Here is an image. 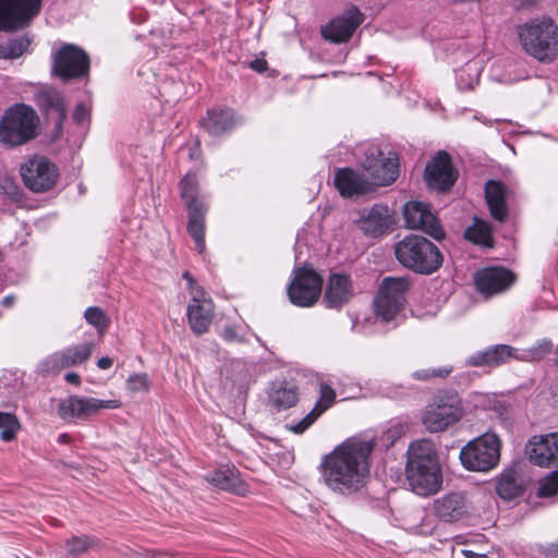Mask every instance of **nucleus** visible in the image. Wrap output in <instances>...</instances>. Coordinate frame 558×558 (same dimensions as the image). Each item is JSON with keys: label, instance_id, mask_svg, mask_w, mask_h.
<instances>
[{"label": "nucleus", "instance_id": "1", "mask_svg": "<svg viewBox=\"0 0 558 558\" xmlns=\"http://www.w3.org/2000/svg\"><path fill=\"white\" fill-rule=\"evenodd\" d=\"M373 439L352 437L326 454L320 463L324 484L333 493L348 496L360 490L369 476Z\"/></svg>", "mask_w": 558, "mask_h": 558}, {"label": "nucleus", "instance_id": "2", "mask_svg": "<svg viewBox=\"0 0 558 558\" xmlns=\"http://www.w3.org/2000/svg\"><path fill=\"white\" fill-rule=\"evenodd\" d=\"M407 481L411 490L418 496L434 495L441 488V468L432 440L420 439L410 445Z\"/></svg>", "mask_w": 558, "mask_h": 558}, {"label": "nucleus", "instance_id": "3", "mask_svg": "<svg viewBox=\"0 0 558 558\" xmlns=\"http://www.w3.org/2000/svg\"><path fill=\"white\" fill-rule=\"evenodd\" d=\"M395 255L405 268L422 275H430L442 265L438 247L422 235L404 236L395 245Z\"/></svg>", "mask_w": 558, "mask_h": 558}, {"label": "nucleus", "instance_id": "4", "mask_svg": "<svg viewBox=\"0 0 558 558\" xmlns=\"http://www.w3.org/2000/svg\"><path fill=\"white\" fill-rule=\"evenodd\" d=\"M523 49L542 62L558 56V26L550 17L534 19L518 27Z\"/></svg>", "mask_w": 558, "mask_h": 558}, {"label": "nucleus", "instance_id": "5", "mask_svg": "<svg viewBox=\"0 0 558 558\" xmlns=\"http://www.w3.org/2000/svg\"><path fill=\"white\" fill-rule=\"evenodd\" d=\"M37 122V114L29 106H11L0 120V142L10 147L27 143L36 136Z\"/></svg>", "mask_w": 558, "mask_h": 558}, {"label": "nucleus", "instance_id": "6", "mask_svg": "<svg viewBox=\"0 0 558 558\" xmlns=\"http://www.w3.org/2000/svg\"><path fill=\"white\" fill-rule=\"evenodd\" d=\"M462 417L461 400L454 391L436 395L424 409L421 422L429 433H440Z\"/></svg>", "mask_w": 558, "mask_h": 558}, {"label": "nucleus", "instance_id": "7", "mask_svg": "<svg viewBox=\"0 0 558 558\" xmlns=\"http://www.w3.org/2000/svg\"><path fill=\"white\" fill-rule=\"evenodd\" d=\"M501 442L494 433H485L469 441L460 451L463 466L470 471L487 472L499 462Z\"/></svg>", "mask_w": 558, "mask_h": 558}, {"label": "nucleus", "instance_id": "8", "mask_svg": "<svg viewBox=\"0 0 558 558\" xmlns=\"http://www.w3.org/2000/svg\"><path fill=\"white\" fill-rule=\"evenodd\" d=\"M181 197L189 209L187 231L198 253L205 251V214L207 206L198 198V183L195 174L186 173L181 180Z\"/></svg>", "mask_w": 558, "mask_h": 558}, {"label": "nucleus", "instance_id": "9", "mask_svg": "<svg viewBox=\"0 0 558 558\" xmlns=\"http://www.w3.org/2000/svg\"><path fill=\"white\" fill-rule=\"evenodd\" d=\"M409 287V281L405 278H385L374 300L376 316L386 323L397 319L404 307Z\"/></svg>", "mask_w": 558, "mask_h": 558}, {"label": "nucleus", "instance_id": "10", "mask_svg": "<svg viewBox=\"0 0 558 558\" xmlns=\"http://www.w3.org/2000/svg\"><path fill=\"white\" fill-rule=\"evenodd\" d=\"M24 185L34 193L50 191L58 182L59 169L47 157L34 155L20 166Z\"/></svg>", "mask_w": 558, "mask_h": 558}, {"label": "nucleus", "instance_id": "11", "mask_svg": "<svg viewBox=\"0 0 558 558\" xmlns=\"http://www.w3.org/2000/svg\"><path fill=\"white\" fill-rule=\"evenodd\" d=\"M120 407L121 402L119 400H101L74 395L60 400L57 412L61 420L69 423L86 422L101 410H114Z\"/></svg>", "mask_w": 558, "mask_h": 558}, {"label": "nucleus", "instance_id": "12", "mask_svg": "<svg viewBox=\"0 0 558 558\" xmlns=\"http://www.w3.org/2000/svg\"><path fill=\"white\" fill-rule=\"evenodd\" d=\"M362 167L371 179V185H389L399 175L398 156L395 153L385 156L377 146H369L366 149Z\"/></svg>", "mask_w": 558, "mask_h": 558}, {"label": "nucleus", "instance_id": "13", "mask_svg": "<svg viewBox=\"0 0 558 558\" xmlns=\"http://www.w3.org/2000/svg\"><path fill=\"white\" fill-rule=\"evenodd\" d=\"M40 8L41 0H0V31L13 32L28 26Z\"/></svg>", "mask_w": 558, "mask_h": 558}, {"label": "nucleus", "instance_id": "14", "mask_svg": "<svg viewBox=\"0 0 558 558\" xmlns=\"http://www.w3.org/2000/svg\"><path fill=\"white\" fill-rule=\"evenodd\" d=\"M89 58L75 45L66 44L54 54L52 72L63 81L81 78L88 74Z\"/></svg>", "mask_w": 558, "mask_h": 558}, {"label": "nucleus", "instance_id": "15", "mask_svg": "<svg viewBox=\"0 0 558 558\" xmlns=\"http://www.w3.org/2000/svg\"><path fill=\"white\" fill-rule=\"evenodd\" d=\"M323 287L322 277L313 269L300 268L288 287L290 301L298 306L308 307L317 302Z\"/></svg>", "mask_w": 558, "mask_h": 558}, {"label": "nucleus", "instance_id": "16", "mask_svg": "<svg viewBox=\"0 0 558 558\" xmlns=\"http://www.w3.org/2000/svg\"><path fill=\"white\" fill-rule=\"evenodd\" d=\"M93 349V343H83L53 352L38 363L37 372L40 375L48 376L58 374L64 368L80 365L90 357Z\"/></svg>", "mask_w": 558, "mask_h": 558}, {"label": "nucleus", "instance_id": "17", "mask_svg": "<svg viewBox=\"0 0 558 558\" xmlns=\"http://www.w3.org/2000/svg\"><path fill=\"white\" fill-rule=\"evenodd\" d=\"M403 217L407 228L422 230L437 241L445 238V231L426 204L408 202L403 208Z\"/></svg>", "mask_w": 558, "mask_h": 558}, {"label": "nucleus", "instance_id": "18", "mask_svg": "<svg viewBox=\"0 0 558 558\" xmlns=\"http://www.w3.org/2000/svg\"><path fill=\"white\" fill-rule=\"evenodd\" d=\"M526 453L535 465L558 466V432L533 436L526 445Z\"/></svg>", "mask_w": 558, "mask_h": 558}, {"label": "nucleus", "instance_id": "19", "mask_svg": "<svg viewBox=\"0 0 558 558\" xmlns=\"http://www.w3.org/2000/svg\"><path fill=\"white\" fill-rule=\"evenodd\" d=\"M362 22V13L357 8L351 7L343 14L325 25L322 28V35L325 39L335 44L345 43L352 37Z\"/></svg>", "mask_w": 558, "mask_h": 558}, {"label": "nucleus", "instance_id": "20", "mask_svg": "<svg viewBox=\"0 0 558 558\" xmlns=\"http://www.w3.org/2000/svg\"><path fill=\"white\" fill-rule=\"evenodd\" d=\"M456 180L457 174L446 151H439L425 167V181L432 189L447 191Z\"/></svg>", "mask_w": 558, "mask_h": 558}, {"label": "nucleus", "instance_id": "21", "mask_svg": "<svg viewBox=\"0 0 558 558\" xmlns=\"http://www.w3.org/2000/svg\"><path fill=\"white\" fill-rule=\"evenodd\" d=\"M514 279V275L504 267L484 268L474 276L476 289L485 296H492L506 291L513 283Z\"/></svg>", "mask_w": 558, "mask_h": 558}, {"label": "nucleus", "instance_id": "22", "mask_svg": "<svg viewBox=\"0 0 558 558\" xmlns=\"http://www.w3.org/2000/svg\"><path fill=\"white\" fill-rule=\"evenodd\" d=\"M214 303L207 299L203 289L192 291L191 303L187 306V318L192 330L197 335L205 333L213 320Z\"/></svg>", "mask_w": 558, "mask_h": 558}, {"label": "nucleus", "instance_id": "23", "mask_svg": "<svg viewBox=\"0 0 558 558\" xmlns=\"http://www.w3.org/2000/svg\"><path fill=\"white\" fill-rule=\"evenodd\" d=\"M469 502L464 495L450 493L434 500L433 512L444 522H456L469 514Z\"/></svg>", "mask_w": 558, "mask_h": 558}, {"label": "nucleus", "instance_id": "24", "mask_svg": "<svg viewBox=\"0 0 558 558\" xmlns=\"http://www.w3.org/2000/svg\"><path fill=\"white\" fill-rule=\"evenodd\" d=\"M205 478L215 487L238 495H244L247 490L244 481L240 477L239 471L233 465L220 466L209 472Z\"/></svg>", "mask_w": 558, "mask_h": 558}, {"label": "nucleus", "instance_id": "25", "mask_svg": "<svg viewBox=\"0 0 558 558\" xmlns=\"http://www.w3.org/2000/svg\"><path fill=\"white\" fill-rule=\"evenodd\" d=\"M333 181L337 190L344 197L361 195L372 190L369 181L350 168L337 170Z\"/></svg>", "mask_w": 558, "mask_h": 558}, {"label": "nucleus", "instance_id": "26", "mask_svg": "<svg viewBox=\"0 0 558 558\" xmlns=\"http://www.w3.org/2000/svg\"><path fill=\"white\" fill-rule=\"evenodd\" d=\"M36 101L40 110L60 128L66 117L64 98L58 90L46 88L36 95Z\"/></svg>", "mask_w": 558, "mask_h": 558}, {"label": "nucleus", "instance_id": "27", "mask_svg": "<svg viewBox=\"0 0 558 558\" xmlns=\"http://www.w3.org/2000/svg\"><path fill=\"white\" fill-rule=\"evenodd\" d=\"M517 349L507 344H497L469 356L468 364L475 367H496L513 359Z\"/></svg>", "mask_w": 558, "mask_h": 558}, {"label": "nucleus", "instance_id": "28", "mask_svg": "<svg viewBox=\"0 0 558 558\" xmlns=\"http://www.w3.org/2000/svg\"><path fill=\"white\" fill-rule=\"evenodd\" d=\"M507 187L496 180H489L485 185V199L492 217L504 222L508 216V207L506 204Z\"/></svg>", "mask_w": 558, "mask_h": 558}, {"label": "nucleus", "instance_id": "29", "mask_svg": "<svg viewBox=\"0 0 558 558\" xmlns=\"http://www.w3.org/2000/svg\"><path fill=\"white\" fill-rule=\"evenodd\" d=\"M352 296V288L349 277L332 275L329 278L324 300L330 308H339Z\"/></svg>", "mask_w": 558, "mask_h": 558}, {"label": "nucleus", "instance_id": "30", "mask_svg": "<svg viewBox=\"0 0 558 558\" xmlns=\"http://www.w3.org/2000/svg\"><path fill=\"white\" fill-rule=\"evenodd\" d=\"M390 225L388 206L376 204L361 218V229L371 236L385 233Z\"/></svg>", "mask_w": 558, "mask_h": 558}, {"label": "nucleus", "instance_id": "31", "mask_svg": "<svg viewBox=\"0 0 558 558\" xmlns=\"http://www.w3.org/2000/svg\"><path fill=\"white\" fill-rule=\"evenodd\" d=\"M299 400V388L293 381H280L272 385L269 392V405L277 412L290 409Z\"/></svg>", "mask_w": 558, "mask_h": 558}, {"label": "nucleus", "instance_id": "32", "mask_svg": "<svg viewBox=\"0 0 558 558\" xmlns=\"http://www.w3.org/2000/svg\"><path fill=\"white\" fill-rule=\"evenodd\" d=\"M235 125L234 113L230 109H210L204 120V126L209 134L218 136L230 131Z\"/></svg>", "mask_w": 558, "mask_h": 558}, {"label": "nucleus", "instance_id": "33", "mask_svg": "<svg viewBox=\"0 0 558 558\" xmlns=\"http://www.w3.org/2000/svg\"><path fill=\"white\" fill-rule=\"evenodd\" d=\"M464 236L470 242L484 247H493L494 244L489 223L476 217L473 220V225L465 229Z\"/></svg>", "mask_w": 558, "mask_h": 558}, {"label": "nucleus", "instance_id": "34", "mask_svg": "<svg viewBox=\"0 0 558 558\" xmlns=\"http://www.w3.org/2000/svg\"><path fill=\"white\" fill-rule=\"evenodd\" d=\"M553 349L551 341L547 339H542L537 341L534 345L519 350L517 349V353H514L513 359L523 361V362H533L539 361L545 355H547Z\"/></svg>", "mask_w": 558, "mask_h": 558}, {"label": "nucleus", "instance_id": "35", "mask_svg": "<svg viewBox=\"0 0 558 558\" xmlns=\"http://www.w3.org/2000/svg\"><path fill=\"white\" fill-rule=\"evenodd\" d=\"M496 490L502 499H513L522 493V487L518 484L515 472L504 473L496 484Z\"/></svg>", "mask_w": 558, "mask_h": 558}, {"label": "nucleus", "instance_id": "36", "mask_svg": "<svg viewBox=\"0 0 558 558\" xmlns=\"http://www.w3.org/2000/svg\"><path fill=\"white\" fill-rule=\"evenodd\" d=\"M31 45V39L26 36L14 37L5 44L0 45V58L16 59L21 57Z\"/></svg>", "mask_w": 558, "mask_h": 558}, {"label": "nucleus", "instance_id": "37", "mask_svg": "<svg viewBox=\"0 0 558 558\" xmlns=\"http://www.w3.org/2000/svg\"><path fill=\"white\" fill-rule=\"evenodd\" d=\"M478 77L477 66L469 62L457 72V85L461 90L471 89L478 83Z\"/></svg>", "mask_w": 558, "mask_h": 558}, {"label": "nucleus", "instance_id": "38", "mask_svg": "<svg viewBox=\"0 0 558 558\" xmlns=\"http://www.w3.org/2000/svg\"><path fill=\"white\" fill-rule=\"evenodd\" d=\"M20 429L21 424L14 414L0 411V437L3 441L13 440Z\"/></svg>", "mask_w": 558, "mask_h": 558}, {"label": "nucleus", "instance_id": "39", "mask_svg": "<svg viewBox=\"0 0 558 558\" xmlns=\"http://www.w3.org/2000/svg\"><path fill=\"white\" fill-rule=\"evenodd\" d=\"M96 545L97 541L89 536H73L66 541L65 551L68 556L77 557Z\"/></svg>", "mask_w": 558, "mask_h": 558}, {"label": "nucleus", "instance_id": "40", "mask_svg": "<svg viewBox=\"0 0 558 558\" xmlns=\"http://www.w3.org/2000/svg\"><path fill=\"white\" fill-rule=\"evenodd\" d=\"M84 317L87 323L94 326L100 333H104L108 328L109 320L100 307H88L84 313Z\"/></svg>", "mask_w": 558, "mask_h": 558}, {"label": "nucleus", "instance_id": "41", "mask_svg": "<svg viewBox=\"0 0 558 558\" xmlns=\"http://www.w3.org/2000/svg\"><path fill=\"white\" fill-rule=\"evenodd\" d=\"M335 399L336 391L329 385L322 384L319 388V399L313 410L318 411L317 413L322 415L333 404Z\"/></svg>", "mask_w": 558, "mask_h": 558}, {"label": "nucleus", "instance_id": "42", "mask_svg": "<svg viewBox=\"0 0 558 558\" xmlns=\"http://www.w3.org/2000/svg\"><path fill=\"white\" fill-rule=\"evenodd\" d=\"M558 493V470L546 476L539 485L538 496L550 497Z\"/></svg>", "mask_w": 558, "mask_h": 558}, {"label": "nucleus", "instance_id": "43", "mask_svg": "<svg viewBox=\"0 0 558 558\" xmlns=\"http://www.w3.org/2000/svg\"><path fill=\"white\" fill-rule=\"evenodd\" d=\"M128 389L132 392H144L149 389L150 381L145 373L134 374L126 380Z\"/></svg>", "mask_w": 558, "mask_h": 558}, {"label": "nucleus", "instance_id": "44", "mask_svg": "<svg viewBox=\"0 0 558 558\" xmlns=\"http://www.w3.org/2000/svg\"><path fill=\"white\" fill-rule=\"evenodd\" d=\"M0 189L3 193L12 201H19L21 197V189L16 184V182L11 178H1L0 179Z\"/></svg>", "mask_w": 558, "mask_h": 558}, {"label": "nucleus", "instance_id": "45", "mask_svg": "<svg viewBox=\"0 0 558 558\" xmlns=\"http://www.w3.org/2000/svg\"><path fill=\"white\" fill-rule=\"evenodd\" d=\"M312 409V411L305 415L300 422L288 425L289 430L294 434L304 433L320 415Z\"/></svg>", "mask_w": 558, "mask_h": 558}, {"label": "nucleus", "instance_id": "46", "mask_svg": "<svg viewBox=\"0 0 558 558\" xmlns=\"http://www.w3.org/2000/svg\"><path fill=\"white\" fill-rule=\"evenodd\" d=\"M451 372V368L440 367L433 371L422 369L413 373V377L418 380H426L430 377H445Z\"/></svg>", "mask_w": 558, "mask_h": 558}, {"label": "nucleus", "instance_id": "47", "mask_svg": "<svg viewBox=\"0 0 558 558\" xmlns=\"http://www.w3.org/2000/svg\"><path fill=\"white\" fill-rule=\"evenodd\" d=\"M221 336L222 338L227 341V342H243L244 341V338L242 336H240L236 330L231 327V326H227L223 328L222 332H221Z\"/></svg>", "mask_w": 558, "mask_h": 558}, {"label": "nucleus", "instance_id": "48", "mask_svg": "<svg viewBox=\"0 0 558 558\" xmlns=\"http://www.w3.org/2000/svg\"><path fill=\"white\" fill-rule=\"evenodd\" d=\"M88 108L84 104H78L73 112V119L78 122L83 123L88 118Z\"/></svg>", "mask_w": 558, "mask_h": 558}, {"label": "nucleus", "instance_id": "49", "mask_svg": "<svg viewBox=\"0 0 558 558\" xmlns=\"http://www.w3.org/2000/svg\"><path fill=\"white\" fill-rule=\"evenodd\" d=\"M251 69L256 72H264L267 69V62L265 59H255L250 63Z\"/></svg>", "mask_w": 558, "mask_h": 558}, {"label": "nucleus", "instance_id": "50", "mask_svg": "<svg viewBox=\"0 0 558 558\" xmlns=\"http://www.w3.org/2000/svg\"><path fill=\"white\" fill-rule=\"evenodd\" d=\"M112 364H113V360L108 356L101 357L97 361V366L100 369H108L112 366Z\"/></svg>", "mask_w": 558, "mask_h": 558}, {"label": "nucleus", "instance_id": "51", "mask_svg": "<svg viewBox=\"0 0 558 558\" xmlns=\"http://www.w3.org/2000/svg\"><path fill=\"white\" fill-rule=\"evenodd\" d=\"M65 380L69 383V384H72V385H80L81 384V377L78 374L76 373H68L65 375Z\"/></svg>", "mask_w": 558, "mask_h": 558}, {"label": "nucleus", "instance_id": "52", "mask_svg": "<svg viewBox=\"0 0 558 558\" xmlns=\"http://www.w3.org/2000/svg\"><path fill=\"white\" fill-rule=\"evenodd\" d=\"M544 553L547 556H558V544H549L544 548Z\"/></svg>", "mask_w": 558, "mask_h": 558}, {"label": "nucleus", "instance_id": "53", "mask_svg": "<svg viewBox=\"0 0 558 558\" xmlns=\"http://www.w3.org/2000/svg\"><path fill=\"white\" fill-rule=\"evenodd\" d=\"M465 558H487L486 554L476 553L470 549L462 550Z\"/></svg>", "mask_w": 558, "mask_h": 558}, {"label": "nucleus", "instance_id": "54", "mask_svg": "<svg viewBox=\"0 0 558 558\" xmlns=\"http://www.w3.org/2000/svg\"><path fill=\"white\" fill-rule=\"evenodd\" d=\"M183 278L187 281L190 288H191V292L194 290H197V289H201L199 287H196L195 286V281L193 279V277L190 275V272L185 271L183 274Z\"/></svg>", "mask_w": 558, "mask_h": 558}, {"label": "nucleus", "instance_id": "55", "mask_svg": "<svg viewBox=\"0 0 558 558\" xmlns=\"http://www.w3.org/2000/svg\"><path fill=\"white\" fill-rule=\"evenodd\" d=\"M15 298L13 295H7L2 299L1 304L5 307H10L14 304Z\"/></svg>", "mask_w": 558, "mask_h": 558}, {"label": "nucleus", "instance_id": "56", "mask_svg": "<svg viewBox=\"0 0 558 558\" xmlns=\"http://www.w3.org/2000/svg\"><path fill=\"white\" fill-rule=\"evenodd\" d=\"M553 395L558 401V381L553 386Z\"/></svg>", "mask_w": 558, "mask_h": 558}, {"label": "nucleus", "instance_id": "57", "mask_svg": "<svg viewBox=\"0 0 558 558\" xmlns=\"http://www.w3.org/2000/svg\"><path fill=\"white\" fill-rule=\"evenodd\" d=\"M68 438H69V436L66 434H62V435H60L59 440L63 442V441H66Z\"/></svg>", "mask_w": 558, "mask_h": 558}, {"label": "nucleus", "instance_id": "58", "mask_svg": "<svg viewBox=\"0 0 558 558\" xmlns=\"http://www.w3.org/2000/svg\"><path fill=\"white\" fill-rule=\"evenodd\" d=\"M556 353L558 354V345H557V349H556Z\"/></svg>", "mask_w": 558, "mask_h": 558}]
</instances>
